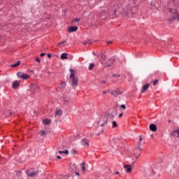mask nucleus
Instances as JSON below:
<instances>
[{"mask_svg":"<svg viewBox=\"0 0 179 179\" xmlns=\"http://www.w3.org/2000/svg\"><path fill=\"white\" fill-rule=\"evenodd\" d=\"M70 81L71 83V86L73 89H75L77 86L78 84L79 83V80L76 77H75V73H76V71L75 70L70 69Z\"/></svg>","mask_w":179,"mask_h":179,"instance_id":"f257e3e1","label":"nucleus"},{"mask_svg":"<svg viewBox=\"0 0 179 179\" xmlns=\"http://www.w3.org/2000/svg\"><path fill=\"white\" fill-rule=\"evenodd\" d=\"M17 76L20 79H23V80H26L27 79H29V78H30V76L27 75V73H22V72H18L17 73Z\"/></svg>","mask_w":179,"mask_h":179,"instance_id":"f03ea898","label":"nucleus"},{"mask_svg":"<svg viewBox=\"0 0 179 179\" xmlns=\"http://www.w3.org/2000/svg\"><path fill=\"white\" fill-rule=\"evenodd\" d=\"M141 152H142V148H141V146L137 145V148L136 149V152H134V157L136 160H138V158L141 156Z\"/></svg>","mask_w":179,"mask_h":179,"instance_id":"7ed1b4c3","label":"nucleus"},{"mask_svg":"<svg viewBox=\"0 0 179 179\" xmlns=\"http://www.w3.org/2000/svg\"><path fill=\"white\" fill-rule=\"evenodd\" d=\"M40 173L38 171H27L26 174L27 177H36Z\"/></svg>","mask_w":179,"mask_h":179,"instance_id":"20e7f679","label":"nucleus"},{"mask_svg":"<svg viewBox=\"0 0 179 179\" xmlns=\"http://www.w3.org/2000/svg\"><path fill=\"white\" fill-rule=\"evenodd\" d=\"M123 169H124L127 174H131V173H132V166L131 165L125 164L124 165Z\"/></svg>","mask_w":179,"mask_h":179,"instance_id":"39448f33","label":"nucleus"},{"mask_svg":"<svg viewBox=\"0 0 179 179\" xmlns=\"http://www.w3.org/2000/svg\"><path fill=\"white\" fill-rule=\"evenodd\" d=\"M29 87H30L31 92H32V93H36V91L38 90V89H39L38 85H37V84H31L29 85Z\"/></svg>","mask_w":179,"mask_h":179,"instance_id":"423d86ee","label":"nucleus"},{"mask_svg":"<svg viewBox=\"0 0 179 179\" xmlns=\"http://www.w3.org/2000/svg\"><path fill=\"white\" fill-rule=\"evenodd\" d=\"M150 130L152 132H156V131H157V127L155 124H151L150 125Z\"/></svg>","mask_w":179,"mask_h":179,"instance_id":"0eeeda50","label":"nucleus"},{"mask_svg":"<svg viewBox=\"0 0 179 179\" xmlns=\"http://www.w3.org/2000/svg\"><path fill=\"white\" fill-rule=\"evenodd\" d=\"M20 85V83H19L18 80H15L13 82V89H17V87H19V85Z\"/></svg>","mask_w":179,"mask_h":179,"instance_id":"6e6552de","label":"nucleus"},{"mask_svg":"<svg viewBox=\"0 0 179 179\" xmlns=\"http://www.w3.org/2000/svg\"><path fill=\"white\" fill-rule=\"evenodd\" d=\"M81 143L83 146H89V141L87 140L86 138L81 140Z\"/></svg>","mask_w":179,"mask_h":179,"instance_id":"1a4fd4ad","label":"nucleus"},{"mask_svg":"<svg viewBox=\"0 0 179 179\" xmlns=\"http://www.w3.org/2000/svg\"><path fill=\"white\" fill-rule=\"evenodd\" d=\"M76 30H78L77 27H69V33H73V32L76 31Z\"/></svg>","mask_w":179,"mask_h":179,"instance_id":"9d476101","label":"nucleus"},{"mask_svg":"<svg viewBox=\"0 0 179 179\" xmlns=\"http://www.w3.org/2000/svg\"><path fill=\"white\" fill-rule=\"evenodd\" d=\"M149 89V84L144 85L141 90V93H145Z\"/></svg>","mask_w":179,"mask_h":179,"instance_id":"9b49d317","label":"nucleus"},{"mask_svg":"<svg viewBox=\"0 0 179 179\" xmlns=\"http://www.w3.org/2000/svg\"><path fill=\"white\" fill-rule=\"evenodd\" d=\"M81 166H82L81 171H82V173H85L86 171V163L85 162H83Z\"/></svg>","mask_w":179,"mask_h":179,"instance_id":"f8f14e48","label":"nucleus"},{"mask_svg":"<svg viewBox=\"0 0 179 179\" xmlns=\"http://www.w3.org/2000/svg\"><path fill=\"white\" fill-rule=\"evenodd\" d=\"M62 115V110H56L55 114V117H61Z\"/></svg>","mask_w":179,"mask_h":179,"instance_id":"ddd939ff","label":"nucleus"},{"mask_svg":"<svg viewBox=\"0 0 179 179\" xmlns=\"http://www.w3.org/2000/svg\"><path fill=\"white\" fill-rule=\"evenodd\" d=\"M115 118V113H110L108 115V120H114Z\"/></svg>","mask_w":179,"mask_h":179,"instance_id":"4468645a","label":"nucleus"},{"mask_svg":"<svg viewBox=\"0 0 179 179\" xmlns=\"http://www.w3.org/2000/svg\"><path fill=\"white\" fill-rule=\"evenodd\" d=\"M111 94H122V92H121L120 90H117L115 91H112Z\"/></svg>","mask_w":179,"mask_h":179,"instance_id":"2eb2a0df","label":"nucleus"},{"mask_svg":"<svg viewBox=\"0 0 179 179\" xmlns=\"http://www.w3.org/2000/svg\"><path fill=\"white\" fill-rule=\"evenodd\" d=\"M60 58L61 59H68V53H62Z\"/></svg>","mask_w":179,"mask_h":179,"instance_id":"dca6fc26","label":"nucleus"},{"mask_svg":"<svg viewBox=\"0 0 179 179\" xmlns=\"http://www.w3.org/2000/svg\"><path fill=\"white\" fill-rule=\"evenodd\" d=\"M43 124H45V125H48L50 124H51V120L49 119H44L43 120Z\"/></svg>","mask_w":179,"mask_h":179,"instance_id":"f3484780","label":"nucleus"},{"mask_svg":"<svg viewBox=\"0 0 179 179\" xmlns=\"http://www.w3.org/2000/svg\"><path fill=\"white\" fill-rule=\"evenodd\" d=\"M173 136H177L179 138V128L172 133Z\"/></svg>","mask_w":179,"mask_h":179,"instance_id":"a211bd4d","label":"nucleus"},{"mask_svg":"<svg viewBox=\"0 0 179 179\" xmlns=\"http://www.w3.org/2000/svg\"><path fill=\"white\" fill-rule=\"evenodd\" d=\"M66 86V83L65 81H63L59 85V89H64Z\"/></svg>","mask_w":179,"mask_h":179,"instance_id":"6ab92c4d","label":"nucleus"},{"mask_svg":"<svg viewBox=\"0 0 179 179\" xmlns=\"http://www.w3.org/2000/svg\"><path fill=\"white\" fill-rule=\"evenodd\" d=\"M176 19H177V20L179 22V13L178 15H173L172 16V19H171V20H176Z\"/></svg>","mask_w":179,"mask_h":179,"instance_id":"aec40b11","label":"nucleus"},{"mask_svg":"<svg viewBox=\"0 0 179 179\" xmlns=\"http://www.w3.org/2000/svg\"><path fill=\"white\" fill-rule=\"evenodd\" d=\"M19 65H20V61H18L17 63L12 64L11 67L12 68H17V66H19Z\"/></svg>","mask_w":179,"mask_h":179,"instance_id":"412c9836","label":"nucleus"},{"mask_svg":"<svg viewBox=\"0 0 179 179\" xmlns=\"http://www.w3.org/2000/svg\"><path fill=\"white\" fill-rule=\"evenodd\" d=\"M113 66V59H109L108 62H106V66Z\"/></svg>","mask_w":179,"mask_h":179,"instance_id":"4be33fe9","label":"nucleus"},{"mask_svg":"<svg viewBox=\"0 0 179 179\" xmlns=\"http://www.w3.org/2000/svg\"><path fill=\"white\" fill-rule=\"evenodd\" d=\"M92 41H90V39H88V40H87V41H85L84 43H83V44H84V45H87V44H89L90 45V44H92Z\"/></svg>","mask_w":179,"mask_h":179,"instance_id":"5701e85b","label":"nucleus"},{"mask_svg":"<svg viewBox=\"0 0 179 179\" xmlns=\"http://www.w3.org/2000/svg\"><path fill=\"white\" fill-rule=\"evenodd\" d=\"M117 127H118V124H117V122L113 121L112 128H117Z\"/></svg>","mask_w":179,"mask_h":179,"instance_id":"b1692460","label":"nucleus"},{"mask_svg":"<svg viewBox=\"0 0 179 179\" xmlns=\"http://www.w3.org/2000/svg\"><path fill=\"white\" fill-rule=\"evenodd\" d=\"M141 142H142V136H139V140L137 144L138 146H141Z\"/></svg>","mask_w":179,"mask_h":179,"instance_id":"393cba45","label":"nucleus"},{"mask_svg":"<svg viewBox=\"0 0 179 179\" xmlns=\"http://www.w3.org/2000/svg\"><path fill=\"white\" fill-rule=\"evenodd\" d=\"M93 68H94V64H90L89 66V70L92 71V69H93Z\"/></svg>","mask_w":179,"mask_h":179,"instance_id":"a878e982","label":"nucleus"},{"mask_svg":"<svg viewBox=\"0 0 179 179\" xmlns=\"http://www.w3.org/2000/svg\"><path fill=\"white\" fill-rule=\"evenodd\" d=\"M41 136H45V135H47V132L44 130L41 131Z\"/></svg>","mask_w":179,"mask_h":179,"instance_id":"bb28decb","label":"nucleus"},{"mask_svg":"<svg viewBox=\"0 0 179 179\" xmlns=\"http://www.w3.org/2000/svg\"><path fill=\"white\" fill-rule=\"evenodd\" d=\"M152 83L153 86H156L159 83V80H155Z\"/></svg>","mask_w":179,"mask_h":179,"instance_id":"cd10ccee","label":"nucleus"},{"mask_svg":"<svg viewBox=\"0 0 179 179\" xmlns=\"http://www.w3.org/2000/svg\"><path fill=\"white\" fill-rule=\"evenodd\" d=\"M169 12L171 13H177V10H176V9H170Z\"/></svg>","mask_w":179,"mask_h":179,"instance_id":"c85d7f7f","label":"nucleus"},{"mask_svg":"<svg viewBox=\"0 0 179 179\" xmlns=\"http://www.w3.org/2000/svg\"><path fill=\"white\" fill-rule=\"evenodd\" d=\"M117 140H115V139H113V140H112L111 141H110V145H111V146H114V143H115V141H116Z\"/></svg>","mask_w":179,"mask_h":179,"instance_id":"c756f323","label":"nucleus"},{"mask_svg":"<svg viewBox=\"0 0 179 179\" xmlns=\"http://www.w3.org/2000/svg\"><path fill=\"white\" fill-rule=\"evenodd\" d=\"M65 43H66V40H64L60 43H58V45H61V44H65Z\"/></svg>","mask_w":179,"mask_h":179,"instance_id":"7c9ffc66","label":"nucleus"},{"mask_svg":"<svg viewBox=\"0 0 179 179\" xmlns=\"http://www.w3.org/2000/svg\"><path fill=\"white\" fill-rule=\"evenodd\" d=\"M101 57H102V59H103V61L101 62V64H103V62H106V61L104 60V59H106V55H102Z\"/></svg>","mask_w":179,"mask_h":179,"instance_id":"2f4dec72","label":"nucleus"},{"mask_svg":"<svg viewBox=\"0 0 179 179\" xmlns=\"http://www.w3.org/2000/svg\"><path fill=\"white\" fill-rule=\"evenodd\" d=\"M75 22H80V18H76V19L73 21V23H74Z\"/></svg>","mask_w":179,"mask_h":179,"instance_id":"473e14b6","label":"nucleus"},{"mask_svg":"<svg viewBox=\"0 0 179 179\" xmlns=\"http://www.w3.org/2000/svg\"><path fill=\"white\" fill-rule=\"evenodd\" d=\"M63 153H64L65 155H69V152L68 151V150H65L64 151H63Z\"/></svg>","mask_w":179,"mask_h":179,"instance_id":"72a5a7b5","label":"nucleus"},{"mask_svg":"<svg viewBox=\"0 0 179 179\" xmlns=\"http://www.w3.org/2000/svg\"><path fill=\"white\" fill-rule=\"evenodd\" d=\"M36 62H38L39 64H40V62H41V60H40V58H38V57L36 58Z\"/></svg>","mask_w":179,"mask_h":179,"instance_id":"f704fd0d","label":"nucleus"},{"mask_svg":"<svg viewBox=\"0 0 179 179\" xmlns=\"http://www.w3.org/2000/svg\"><path fill=\"white\" fill-rule=\"evenodd\" d=\"M107 122H108V121L106 120L103 124H101V127H104Z\"/></svg>","mask_w":179,"mask_h":179,"instance_id":"c9c22d12","label":"nucleus"},{"mask_svg":"<svg viewBox=\"0 0 179 179\" xmlns=\"http://www.w3.org/2000/svg\"><path fill=\"white\" fill-rule=\"evenodd\" d=\"M71 153H72L73 155H76V150H71Z\"/></svg>","mask_w":179,"mask_h":179,"instance_id":"e433bc0d","label":"nucleus"},{"mask_svg":"<svg viewBox=\"0 0 179 179\" xmlns=\"http://www.w3.org/2000/svg\"><path fill=\"white\" fill-rule=\"evenodd\" d=\"M121 108H123V110H125V108H127V107L125 106V105L122 104V105H121Z\"/></svg>","mask_w":179,"mask_h":179,"instance_id":"4c0bfd02","label":"nucleus"},{"mask_svg":"<svg viewBox=\"0 0 179 179\" xmlns=\"http://www.w3.org/2000/svg\"><path fill=\"white\" fill-rule=\"evenodd\" d=\"M45 55V53H41V57H44Z\"/></svg>","mask_w":179,"mask_h":179,"instance_id":"58836bf2","label":"nucleus"},{"mask_svg":"<svg viewBox=\"0 0 179 179\" xmlns=\"http://www.w3.org/2000/svg\"><path fill=\"white\" fill-rule=\"evenodd\" d=\"M48 57L51 58V54H48Z\"/></svg>","mask_w":179,"mask_h":179,"instance_id":"ea45409f","label":"nucleus"},{"mask_svg":"<svg viewBox=\"0 0 179 179\" xmlns=\"http://www.w3.org/2000/svg\"><path fill=\"white\" fill-rule=\"evenodd\" d=\"M59 155H61V154L64 153V151L59 150Z\"/></svg>","mask_w":179,"mask_h":179,"instance_id":"a19ab883","label":"nucleus"},{"mask_svg":"<svg viewBox=\"0 0 179 179\" xmlns=\"http://www.w3.org/2000/svg\"><path fill=\"white\" fill-rule=\"evenodd\" d=\"M57 159H61V156L57 155Z\"/></svg>","mask_w":179,"mask_h":179,"instance_id":"79ce46f5","label":"nucleus"},{"mask_svg":"<svg viewBox=\"0 0 179 179\" xmlns=\"http://www.w3.org/2000/svg\"><path fill=\"white\" fill-rule=\"evenodd\" d=\"M114 174L118 175V174H120V172L119 171H116L115 173H114Z\"/></svg>","mask_w":179,"mask_h":179,"instance_id":"37998d69","label":"nucleus"},{"mask_svg":"<svg viewBox=\"0 0 179 179\" xmlns=\"http://www.w3.org/2000/svg\"><path fill=\"white\" fill-rule=\"evenodd\" d=\"M121 117H122V113H120V114L119 115V117L121 118Z\"/></svg>","mask_w":179,"mask_h":179,"instance_id":"c03bdc74","label":"nucleus"},{"mask_svg":"<svg viewBox=\"0 0 179 179\" xmlns=\"http://www.w3.org/2000/svg\"><path fill=\"white\" fill-rule=\"evenodd\" d=\"M103 94H107V92H106V91H104V92H103Z\"/></svg>","mask_w":179,"mask_h":179,"instance_id":"a18cd8bd","label":"nucleus"},{"mask_svg":"<svg viewBox=\"0 0 179 179\" xmlns=\"http://www.w3.org/2000/svg\"><path fill=\"white\" fill-rule=\"evenodd\" d=\"M9 115H12V111H10V112H9Z\"/></svg>","mask_w":179,"mask_h":179,"instance_id":"49530a36","label":"nucleus"},{"mask_svg":"<svg viewBox=\"0 0 179 179\" xmlns=\"http://www.w3.org/2000/svg\"><path fill=\"white\" fill-rule=\"evenodd\" d=\"M111 43H113L112 41H109L108 42V44H111Z\"/></svg>","mask_w":179,"mask_h":179,"instance_id":"de8ad7c7","label":"nucleus"},{"mask_svg":"<svg viewBox=\"0 0 179 179\" xmlns=\"http://www.w3.org/2000/svg\"><path fill=\"white\" fill-rule=\"evenodd\" d=\"M150 136H151V138H153L154 136H153V134H150Z\"/></svg>","mask_w":179,"mask_h":179,"instance_id":"09e8293b","label":"nucleus"},{"mask_svg":"<svg viewBox=\"0 0 179 179\" xmlns=\"http://www.w3.org/2000/svg\"><path fill=\"white\" fill-rule=\"evenodd\" d=\"M76 176H79V173H76Z\"/></svg>","mask_w":179,"mask_h":179,"instance_id":"8fccbe9b","label":"nucleus"},{"mask_svg":"<svg viewBox=\"0 0 179 179\" xmlns=\"http://www.w3.org/2000/svg\"><path fill=\"white\" fill-rule=\"evenodd\" d=\"M113 76H115V75H113Z\"/></svg>","mask_w":179,"mask_h":179,"instance_id":"3c124183","label":"nucleus"}]
</instances>
